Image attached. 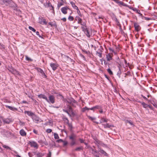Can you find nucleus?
I'll return each instance as SVG.
<instances>
[{"instance_id": "obj_19", "label": "nucleus", "mask_w": 157, "mask_h": 157, "mask_svg": "<svg viewBox=\"0 0 157 157\" xmlns=\"http://www.w3.org/2000/svg\"><path fill=\"white\" fill-rule=\"evenodd\" d=\"M72 7L75 9H78V7L75 5V3L73 2H71Z\"/></svg>"}, {"instance_id": "obj_55", "label": "nucleus", "mask_w": 157, "mask_h": 157, "mask_svg": "<svg viewBox=\"0 0 157 157\" xmlns=\"http://www.w3.org/2000/svg\"><path fill=\"white\" fill-rule=\"evenodd\" d=\"M58 141V142H59V141L63 142V140L62 139H59Z\"/></svg>"}, {"instance_id": "obj_41", "label": "nucleus", "mask_w": 157, "mask_h": 157, "mask_svg": "<svg viewBox=\"0 0 157 157\" xmlns=\"http://www.w3.org/2000/svg\"><path fill=\"white\" fill-rule=\"evenodd\" d=\"M63 4H62L61 3H58V7L59 8L61 6L63 5Z\"/></svg>"}, {"instance_id": "obj_31", "label": "nucleus", "mask_w": 157, "mask_h": 157, "mask_svg": "<svg viewBox=\"0 0 157 157\" xmlns=\"http://www.w3.org/2000/svg\"><path fill=\"white\" fill-rule=\"evenodd\" d=\"M73 19V17L72 16H69L68 18V19L70 21H72Z\"/></svg>"}, {"instance_id": "obj_1", "label": "nucleus", "mask_w": 157, "mask_h": 157, "mask_svg": "<svg viewBox=\"0 0 157 157\" xmlns=\"http://www.w3.org/2000/svg\"><path fill=\"white\" fill-rule=\"evenodd\" d=\"M12 2L11 0H0V3L2 4H5L6 6H10Z\"/></svg>"}, {"instance_id": "obj_34", "label": "nucleus", "mask_w": 157, "mask_h": 157, "mask_svg": "<svg viewBox=\"0 0 157 157\" xmlns=\"http://www.w3.org/2000/svg\"><path fill=\"white\" fill-rule=\"evenodd\" d=\"M26 59L28 61H32V60L30 58L28 57L27 56H25Z\"/></svg>"}, {"instance_id": "obj_15", "label": "nucleus", "mask_w": 157, "mask_h": 157, "mask_svg": "<svg viewBox=\"0 0 157 157\" xmlns=\"http://www.w3.org/2000/svg\"><path fill=\"white\" fill-rule=\"evenodd\" d=\"M134 26L135 29L136 30H137V31H139L140 30V27L137 23H135L134 24Z\"/></svg>"}, {"instance_id": "obj_30", "label": "nucleus", "mask_w": 157, "mask_h": 157, "mask_svg": "<svg viewBox=\"0 0 157 157\" xmlns=\"http://www.w3.org/2000/svg\"><path fill=\"white\" fill-rule=\"evenodd\" d=\"M2 146L4 148H6L7 149H9V150L11 149L10 148V147H9L3 144Z\"/></svg>"}, {"instance_id": "obj_7", "label": "nucleus", "mask_w": 157, "mask_h": 157, "mask_svg": "<svg viewBox=\"0 0 157 157\" xmlns=\"http://www.w3.org/2000/svg\"><path fill=\"white\" fill-rule=\"evenodd\" d=\"M49 103L50 102L51 103L53 104L55 102V98L53 96V95H50L49 97Z\"/></svg>"}, {"instance_id": "obj_56", "label": "nucleus", "mask_w": 157, "mask_h": 157, "mask_svg": "<svg viewBox=\"0 0 157 157\" xmlns=\"http://www.w3.org/2000/svg\"><path fill=\"white\" fill-rule=\"evenodd\" d=\"M99 112L101 113L103 112V111L102 110H99Z\"/></svg>"}, {"instance_id": "obj_64", "label": "nucleus", "mask_w": 157, "mask_h": 157, "mask_svg": "<svg viewBox=\"0 0 157 157\" xmlns=\"http://www.w3.org/2000/svg\"><path fill=\"white\" fill-rule=\"evenodd\" d=\"M124 61H125V63H126V61L125 60H124Z\"/></svg>"}, {"instance_id": "obj_63", "label": "nucleus", "mask_w": 157, "mask_h": 157, "mask_svg": "<svg viewBox=\"0 0 157 157\" xmlns=\"http://www.w3.org/2000/svg\"><path fill=\"white\" fill-rule=\"evenodd\" d=\"M23 102L24 103H26V101H23Z\"/></svg>"}, {"instance_id": "obj_53", "label": "nucleus", "mask_w": 157, "mask_h": 157, "mask_svg": "<svg viewBox=\"0 0 157 157\" xmlns=\"http://www.w3.org/2000/svg\"><path fill=\"white\" fill-rule=\"evenodd\" d=\"M79 140H80V141L81 143H83V140L81 139H79Z\"/></svg>"}, {"instance_id": "obj_20", "label": "nucleus", "mask_w": 157, "mask_h": 157, "mask_svg": "<svg viewBox=\"0 0 157 157\" xmlns=\"http://www.w3.org/2000/svg\"><path fill=\"white\" fill-rule=\"evenodd\" d=\"M99 151L101 153L104 155L106 156H108V155H107V153L105 152L104 151H103V150L101 149L99 150Z\"/></svg>"}, {"instance_id": "obj_46", "label": "nucleus", "mask_w": 157, "mask_h": 157, "mask_svg": "<svg viewBox=\"0 0 157 157\" xmlns=\"http://www.w3.org/2000/svg\"><path fill=\"white\" fill-rule=\"evenodd\" d=\"M33 132H34V133H35L36 134H37V131L35 129L33 130Z\"/></svg>"}, {"instance_id": "obj_26", "label": "nucleus", "mask_w": 157, "mask_h": 157, "mask_svg": "<svg viewBox=\"0 0 157 157\" xmlns=\"http://www.w3.org/2000/svg\"><path fill=\"white\" fill-rule=\"evenodd\" d=\"M54 138L56 139H58L59 138V136L57 134L54 133Z\"/></svg>"}, {"instance_id": "obj_6", "label": "nucleus", "mask_w": 157, "mask_h": 157, "mask_svg": "<svg viewBox=\"0 0 157 157\" xmlns=\"http://www.w3.org/2000/svg\"><path fill=\"white\" fill-rule=\"evenodd\" d=\"M68 10H69V9L67 6L63 7L61 9L62 12L64 14L67 13V11Z\"/></svg>"}, {"instance_id": "obj_12", "label": "nucleus", "mask_w": 157, "mask_h": 157, "mask_svg": "<svg viewBox=\"0 0 157 157\" xmlns=\"http://www.w3.org/2000/svg\"><path fill=\"white\" fill-rule=\"evenodd\" d=\"M30 144L32 147H33L35 148H37L38 147V144L35 142H30Z\"/></svg>"}, {"instance_id": "obj_58", "label": "nucleus", "mask_w": 157, "mask_h": 157, "mask_svg": "<svg viewBox=\"0 0 157 157\" xmlns=\"http://www.w3.org/2000/svg\"><path fill=\"white\" fill-rule=\"evenodd\" d=\"M151 109H152V107L151 106H150L149 105H148V106Z\"/></svg>"}, {"instance_id": "obj_24", "label": "nucleus", "mask_w": 157, "mask_h": 157, "mask_svg": "<svg viewBox=\"0 0 157 157\" xmlns=\"http://www.w3.org/2000/svg\"><path fill=\"white\" fill-rule=\"evenodd\" d=\"M141 104L142 105L143 107L144 108H146L148 106V105L144 102H142Z\"/></svg>"}, {"instance_id": "obj_42", "label": "nucleus", "mask_w": 157, "mask_h": 157, "mask_svg": "<svg viewBox=\"0 0 157 157\" xmlns=\"http://www.w3.org/2000/svg\"><path fill=\"white\" fill-rule=\"evenodd\" d=\"M95 108V109H99L100 108V107L99 106H96L95 107H94Z\"/></svg>"}, {"instance_id": "obj_33", "label": "nucleus", "mask_w": 157, "mask_h": 157, "mask_svg": "<svg viewBox=\"0 0 157 157\" xmlns=\"http://www.w3.org/2000/svg\"><path fill=\"white\" fill-rule=\"evenodd\" d=\"M75 141L74 140H73L71 142V145H75Z\"/></svg>"}, {"instance_id": "obj_4", "label": "nucleus", "mask_w": 157, "mask_h": 157, "mask_svg": "<svg viewBox=\"0 0 157 157\" xmlns=\"http://www.w3.org/2000/svg\"><path fill=\"white\" fill-rule=\"evenodd\" d=\"M84 26L82 27V30L84 32V33L88 37H90V33L88 29H86L85 27H84ZM85 27H86L85 26Z\"/></svg>"}, {"instance_id": "obj_43", "label": "nucleus", "mask_w": 157, "mask_h": 157, "mask_svg": "<svg viewBox=\"0 0 157 157\" xmlns=\"http://www.w3.org/2000/svg\"><path fill=\"white\" fill-rule=\"evenodd\" d=\"M88 118L89 119H91V120H93L94 119V118H93V117H90V116H89L88 117Z\"/></svg>"}, {"instance_id": "obj_39", "label": "nucleus", "mask_w": 157, "mask_h": 157, "mask_svg": "<svg viewBox=\"0 0 157 157\" xmlns=\"http://www.w3.org/2000/svg\"><path fill=\"white\" fill-rule=\"evenodd\" d=\"M40 23L41 24H47V23L45 20H44L43 21Z\"/></svg>"}, {"instance_id": "obj_47", "label": "nucleus", "mask_w": 157, "mask_h": 157, "mask_svg": "<svg viewBox=\"0 0 157 157\" xmlns=\"http://www.w3.org/2000/svg\"><path fill=\"white\" fill-rule=\"evenodd\" d=\"M36 34L38 36L40 37V35L39 33L37 31L36 33Z\"/></svg>"}, {"instance_id": "obj_40", "label": "nucleus", "mask_w": 157, "mask_h": 157, "mask_svg": "<svg viewBox=\"0 0 157 157\" xmlns=\"http://www.w3.org/2000/svg\"><path fill=\"white\" fill-rule=\"evenodd\" d=\"M3 121V118L2 117H0V126L2 124V121Z\"/></svg>"}, {"instance_id": "obj_52", "label": "nucleus", "mask_w": 157, "mask_h": 157, "mask_svg": "<svg viewBox=\"0 0 157 157\" xmlns=\"http://www.w3.org/2000/svg\"><path fill=\"white\" fill-rule=\"evenodd\" d=\"M94 109H95L94 107H93L92 108L89 109H90L91 110H94Z\"/></svg>"}, {"instance_id": "obj_28", "label": "nucleus", "mask_w": 157, "mask_h": 157, "mask_svg": "<svg viewBox=\"0 0 157 157\" xmlns=\"http://www.w3.org/2000/svg\"><path fill=\"white\" fill-rule=\"evenodd\" d=\"M89 110V109L86 107L83 108L82 109V111L83 112L85 111L86 110Z\"/></svg>"}, {"instance_id": "obj_60", "label": "nucleus", "mask_w": 157, "mask_h": 157, "mask_svg": "<svg viewBox=\"0 0 157 157\" xmlns=\"http://www.w3.org/2000/svg\"><path fill=\"white\" fill-rule=\"evenodd\" d=\"M143 98L145 99H147V98L144 96H143Z\"/></svg>"}, {"instance_id": "obj_59", "label": "nucleus", "mask_w": 157, "mask_h": 157, "mask_svg": "<svg viewBox=\"0 0 157 157\" xmlns=\"http://www.w3.org/2000/svg\"><path fill=\"white\" fill-rule=\"evenodd\" d=\"M66 122L68 123V120L67 119H66Z\"/></svg>"}, {"instance_id": "obj_23", "label": "nucleus", "mask_w": 157, "mask_h": 157, "mask_svg": "<svg viewBox=\"0 0 157 157\" xmlns=\"http://www.w3.org/2000/svg\"><path fill=\"white\" fill-rule=\"evenodd\" d=\"M11 72L13 74L15 75H17L18 74V72L15 70H13L12 71H11Z\"/></svg>"}, {"instance_id": "obj_29", "label": "nucleus", "mask_w": 157, "mask_h": 157, "mask_svg": "<svg viewBox=\"0 0 157 157\" xmlns=\"http://www.w3.org/2000/svg\"><path fill=\"white\" fill-rule=\"evenodd\" d=\"M29 28L30 30L33 31L34 32H36V30L32 27L29 26Z\"/></svg>"}, {"instance_id": "obj_14", "label": "nucleus", "mask_w": 157, "mask_h": 157, "mask_svg": "<svg viewBox=\"0 0 157 157\" xmlns=\"http://www.w3.org/2000/svg\"><path fill=\"white\" fill-rule=\"evenodd\" d=\"M20 133L22 136H25L26 134V132L23 129H21L20 131Z\"/></svg>"}, {"instance_id": "obj_11", "label": "nucleus", "mask_w": 157, "mask_h": 157, "mask_svg": "<svg viewBox=\"0 0 157 157\" xmlns=\"http://www.w3.org/2000/svg\"><path fill=\"white\" fill-rule=\"evenodd\" d=\"M25 113H27V114L30 116L33 117L34 116V114L31 111H25Z\"/></svg>"}, {"instance_id": "obj_18", "label": "nucleus", "mask_w": 157, "mask_h": 157, "mask_svg": "<svg viewBox=\"0 0 157 157\" xmlns=\"http://www.w3.org/2000/svg\"><path fill=\"white\" fill-rule=\"evenodd\" d=\"M93 154L96 157H99V154L98 152H97L95 151H92Z\"/></svg>"}, {"instance_id": "obj_27", "label": "nucleus", "mask_w": 157, "mask_h": 157, "mask_svg": "<svg viewBox=\"0 0 157 157\" xmlns=\"http://www.w3.org/2000/svg\"><path fill=\"white\" fill-rule=\"evenodd\" d=\"M96 54L100 57L101 58V57H102V54L101 53L97 52Z\"/></svg>"}, {"instance_id": "obj_3", "label": "nucleus", "mask_w": 157, "mask_h": 157, "mask_svg": "<svg viewBox=\"0 0 157 157\" xmlns=\"http://www.w3.org/2000/svg\"><path fill=\"white\" fill-rule=\"evenodd\" d=\"M113 54L112 53H109L106 55V58L108 61H110L112 60Z\"/></svg>"}, {"instance_id": "obj_36", "label": "nucleus", "mask_w": 157, "mask_h": 157, "mask_svg": "<svg viewBox=\"0 0 157 157\" xmlns=\"http://www.w3.org/2000/svg\"><path fill=\"white\" fill-rule=\"evenodd\" d=\"M46 132L48 133H50L52 132V130L51 129H48L46 130Z\"/></svg>"}, {"instance_id": "obj_16", "label": "nucleus", "mask_w": 157, "mask_h": 157, "mask_svg": "<svg viewBox=\"0 0 157 157\" xmlns=\"http://www.w3.org/2000/svg\"><path fill=\"white\" fill-rule=\"evenodd\" d=\"M33 121L36 123H38V122L39 121V118L36 116L35 115L33 117Z\"/></svg>"}, {"instance_id": "obj_25", "label": "nucleus", "mask_w": 157, "mask_h": 157, "mask_svg": "<svg viewBox=\"0 0 157 157\" xmlns=\"http://www.w3.org/2000/svg\"><path fill=\"white\" fill-rule=\"evenodd\" d=\"M104 126L105 128H110L112 126V125H109L108 124H104Z\"/></svg>"}, {"instance_id": "obj_48", "label": "nucleus", "mask_w": 157, "mask_h": 157, "mask_svg": "<svg viewBox=\"0 0 157 157\" xmlns=\"http://www.w3.org/2000/svg\"><path fill=\"white\" fill-rule=\"evenodd\" d=\"M109 49L110 52H113L114 51L111 48H109Z\"/></svg>"}, {"instance_id": "obj_10", "label": "nucleus", "mask_w": 157, "mask_h": 157, "mask_svg": "<svg viewBox=\"0 0 157 157\" xmlns=\"http://www.w3.org/2000/svg\"><path fill=\"white\" fill-rule=\"evenodd\" d=\"M37 71L39 72H40L41 74L43 77L44 78H46V76L44 73L43 71L41 68H37Z\"/></svg>"}, {"instance_id": "obj_38", "label": "nucleus", "mask_w": 157, "mask_h": 157, "mask_svg": "<svg viewBox=\"0 0 157 157\" xmlns=\"http://www.w3.org/2000/svg\"><path fill=\"white\" fill-rule=\"evenodd\" d=\"M77 13H78V14L79 15V16H80V17H81L82 16V15H81V14L80 13V12L79 11V10L78 9H78H77Z\"/></svg>"}, {"instance_id": "obj_57", "label": "nucleus", "mask_w": 157, "mask_h": 157, "mask_svg": "<svg viewBox=\"0 0 157 157\" xmlns=\"http://www.w3.org/2000/svg\"><path fill=\"white\" fill-rule=\"evenodd\" d=\"M67 144V143L66 142H65L64 143V145H66Z\"/></svg>"}, {"instance_id": "obj_9", "label": "nucleus", "mask_w": 157, "mask_h": 157, "mask_svg": "<svg viewBox=\"0 0 157 157\" xmlns=\"http://www.w3.org/2000/svg\"><path fill=\"white\" fill-rule=\"evenodd\" d=\"M38 97L40 98H42L44 99H45L48 102H49V100L47 98V97L44 95L40 94L38 95Z\"/></svg>"}, {"instance_id": "obj_62", "label": "nucleus", "mask_w": 157, "mask_h": 157, "mask_svg": "<svg viewBox=\"0 0 157 157\" xmlns=\"http://www.w3.org/2000/svg\"><path fill=\"white\" fill-rule=\"evenodd\" d=\"M113 53H114V54L115 55H116L117 54V53L115 52L114 51V52H113Z\"/></svg>"}, {"instance_id": "obj_37", "label": "nucleus", "mask_w": 157, "mask_h": 157, "mask_svg": "<svg viewBox=\"0 0 157 157\" xmlns=\"http://www.w3.org/2000/svg\"><path fill=\"white\" fill-rule=\"evenodd\" d=\"M75 136L74 135H72L70 137V139L72 140H74Z\"/></svg>"}, {"instance_id": "obj_8", "label": "nucleus", "mask_w": 157, "mask_h": 157, "mask_svg": "<svg viewBox=\"0 0 157 157\" xmlns=\"http://www.w3.org/2000/svg\"><path fill=\"white\" fill-rule=\"evenodd\" d=\"M50 65L53 71H55L58 67V65L57 64L54 63H50Z\"/></svg>"}, {"instance_id": "obj_13", "label": "nucleus", "mask_w": 157, "mask_h": 157, "mask_svg": "<svg viewBox=\"0 0 157 157\" xmlns=\"http://www.w3.org/2000/svg\"><path fill=\"white\" fill-rule=\"evenodd\" d=\"M3 121L6 123L9 124L11 121V120L10 119L6 118V119H3Z\"/></svg>"}, {"instance_id": "obj_45", "label": "nucleus", "mask_w": 157, "mask_h": 157, "mask_svg": "<svg viewBox=\"0 0 157 157\" xmlns=\"http://www.w3.org/2000/svg\"><path fill=\"white\" fill-rule=\"evenodd\" d=\"M133 10L135 11H137L138 13H139V12H140V11H139L138 10H137L135 8L134 9H133Z\"/></svg>"}, {"instance_id": "obj_2", "label": "nucleus", "mask_w": 157, "mask_h": 157, "mask_svg": "<svg viewBox=\"0 0 157 157\" xmlns=\"http://www.w3.org/2000/svg\"><path fill=\"white\" fill-rule=\"evenodd\" d=\"M44 5L45 6V7H50V10H52V12H53L54 13V7L51 5V4L50 2H46V3H44Z\"/></svg>"}, {"instance_id": "obj_35", "label": "nucleus", "mask_w": 157, "mask_h": 157, "mask_svg": "<svg viewBox=\"0 0 157 157\" xmlns=\"http://www.w3.org/2000/svg\"><path fill=\"white\" fill-rule=\"evenodd\" d=\"M65 58L66 59H67V60H71V62H72L73 61V60L71 59L70 58H69L68 56H65Z\"/></svg>"}, {"instance_id": "obj_54", "label": "nucleus", "mask_w": 157, "mask_h": 157, "mask_svg": "<svg viewBox=\"0 0 157 157\" xmlns=\"http://www.w3.org/2000/svg\"><path fill=\"white\" fill-rule=\"evenodd\" d=\"M81 149V148L80 147H78V148H76L75 149V150H76V151L78 150H79L80 149Z\"/></svg>"}, {"instance_id": "obj_51", "label": "nucleus", "mask_w": 157, "mask_h": 157, "mask_svg": "<svg viewBox=\"0 0 157 157\" xmlns=\"http://www.w3.org/2000/svg\"><path fill=\"white\" fill-rule=\"evenodd\" d=\"M28 155L30 157H32V155L30 153H29Z\"/></svg>"}, {"instance_id": "obj_61", "label": "nucleus", "mask_w": 157, "mask_h": 157, "mask_svg": "<svg viewBox=\"0 0 157 157\" xmlns=\"http://www.w3.org/2000/svg\"><path fill=\"white\" fill-rule=\"evenodd\" d=\"M16 156L17 157H21L20 155H16Z\"/></svg>"}, {"instance_id": "obj_49", "label": "nucleus", "mask_w": 157, "mask_h": 157, "mask_svg": "<svg viewBox=\"0 0 157 157\" xmlns=\"http://www.w3.org/2000/svg\"><path fill=\"white\" fill-rule=\"evenodd\" d=\"M51 152H49V154H48V157H51Z\"/></svg>"}, {"instance_id": "obj_21", "label": "nucleus", "mask_w": 157, "mask_h": 157, "mask_svg": "<svg viewBox=\"0 0 157 157\" xmlns=\"http://www.w3.org/2000/svg\"><path fill=\"white\" fill-rule=\"evenodd\" d=\"M108 121V120L105 118L102 117L101 118V122L103 123L104 122H107Z\"/></svg>"}, {"instance_id": "obj_22", "label": "nucleus", "mask_w": 157, "mask_h": 157, "mask_svg": "<svg viewBox=\"0 0 157 157\" xmlns=\"http://www.w3.org/2000/svg\"><path fill=\"white\" fill-rule=\"evenodd\" d=\"M126 123H128L129 124H130L131 125L133 126H134V124H133V123L131 121H128V120H127L126 121Z\"/></svg>"}, {"instance_id": "obj_50", "label": "nucleus", "mask_w": 157, "mask_h": 157, "mask_svg": "<svg viewBox=\"0 0 157 157\" xmlns=\"http://www.w3.org/2000/svg\"><path fill=\"white\" fill-rule=\"evenodd\" d=\"M62 20H63V21H66V19L64 17V18H63L62 19Z\"/></svg>"}, {"instance_id": "obj_32", "label": "nucleus", "mask_w": 157, "mask_h": 157, "mask_svg": "<svg viewBox=\"0 0 157 157\" xmlns=\"http://www.w3.org/2000/svg\"><path fill=\"white\" fill-rule=\"evenodd\" d=\"M107 71L108 72V73L110 74V75H113V73L112 72V71H111L110 69L109 68L107 69Z\"/></svg>"}, {"instance_id": "obj_44", "label": "nucleus", "mask_w": 157, "mask_h": 157, "mask_svg": "<svg viewBox=\"0 0 157 157\" xmlns=\"http://www.w3.org/2000/svg\"><path fill=\"white\" fill-rule=\"evenodd\" d=\"M103 19V17L102 16H98V17L97 18L96 17V19Z\"/></svg>"}, {"instance_id": "obj_5", "label": "nucleus", "mask_w": 157, "mask_h": 157, "mask_svg": "<svg viewBox=\"0 0 157 157\" xmlns=\"http://www.w3.org/2000/svg\"><path fill=\"white\" fill-rule=\"evenodd\" d=\"M75 20L78 21V24H80L81 25H82L83 26H85V23H82V20L81 18H80L78 16H77L75 17Z\"/></svg>"}, {"instance_id": "obj_17", "label": "nucleus", "mask_w": 157, "mask_h": 157, "mask_svg": "<svg viewBox=\"0 0 157 157\" xmlns=\"http://www.w3.org/2000/svg\"><path fill=\"white\" fill-rule=\"evenodd\" d=\"M6 108H9V109H10L12 110H13V111H14L15 110H17V109L16 108H15L13 107H12V106H10L9 105H6Z\"/></svg>"}]
</instances>
